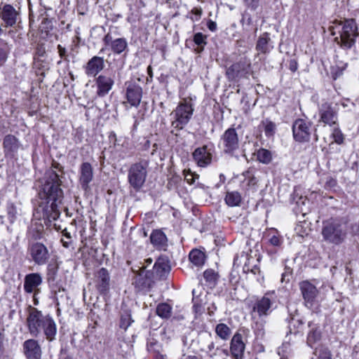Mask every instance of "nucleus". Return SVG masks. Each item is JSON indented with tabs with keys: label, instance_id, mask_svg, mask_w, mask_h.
Segmentation results:
<instances>
[{
	"label": "nucleus",
	"instance_id": "49530a36",
	"mask_svg": "<svg viewBox=\"0 0 359 359\" xmlns=\"http://www.w3.org/2000/svg\"><path fill=\"white\" fill-rule=\"evenodd\" d=\"M245 6L250 10H256L259 6V0H244Z\"/></svg>",
	"mask_w": 359,
	"mask_h": 359
},
{
	"label": "nucleus",
	"instance_id": "69168bd1",
	"mask_svg": "<svg viewBox=\"0 0 359 359\" xmlns=\"http://www.w3.org/2000/svg\"><path fill=\"white\" fill-rule=\"evenodd\" d=\"M152 259L151 258H148L145 260V262L147 263V266L152 264Z\"/></svg>",
	"mask_w": 359,
	"mask_h": 359
},
{
	"label": "nucleus",
	"instance_id": "09e8293b",
	"mask_svg": "<svg viewBox=\"0 0 359 359\" xmlns=\"http://www.w3.org/2000/svg\"><path fill=\"white\" fill-rule=\"evenodd\" d=\"M8 57V50L6 48L0 47V64L6 62Z\"/></svg>",
	"mask_w": 359,
	"mask_h": 359
},
{
	"label": "nucleus",
	"instance_id": "f03ea898",
	"mask_svg": "<svg viewBox=\"0 0 359 359\" xmlns=\"http://www.w3.org/2000/svg\"><path fill=\"white\" fill-rule=\"evenodd\" d=\"M27 321L29 331L32 336L37 337L43 331L48 340L55 339L57 327L54 320L50 316H43L40 311L31 307Z\"/></svg>",
	"mask_w": 359,
	"mask_h": 359
},
{
	"label": "nucleus",
	"instance_id": "e433bc0d",
	"mask_svg": "<svg viewBox=\"0 0 359 359\" xmlns=\"http://www.w3.org/2000/svg\"><path fill=\"white\" fill-rule=\"evenodd\" d=\"M171 306L165 303L160 304L156 308V313L163 318H168L171 315Z\"/></svg>",
	"mask_w": 359,
	"mask_h": 359
},
{
	"label": "nucleus",
	"instance_id": "8fccbe9b",
	"mask_svg": "<svg viewBox=\"0 0 359 359\" xmlns=\"http://www.w3.org/2000/svg\"><path fill=\"white\" fill-rule=\"evenodd\" d=\"M337 184V181L332 178V177H329L327 178V181L325 182V187L327 188H332L334 187Z\"/></svg>",
	"mask_w": 359,
	"mask_h": 359
},
{
	"label": "nucleus",
	"instance_id": "5701e85b",
	"mask_svg": "<svg viewBox=\"0 0 359 359\" xmlns=\"http://www.w3.org/2000/svg\"><path fill=\"white\" fill-rule=\"evenodd\" d=\"M23 351L27 359H41V349L37 341L28 339L23 343Z\"/></svg>",
	"mask_w": 359,
	"mask_h": 359
},
{
	"label": "nucleus",
	"instance_id": "a211bd4d",
	"mask_svg": "<svg viewBox=\"0 0 359 359\" xmlns=\"http://www.w3.org/2000/svg\"><path fill=\"white\" fill-rule=\"evenodd\" d=\"M3 148L6 156L15 157L19 149H22V144L13 135H7L3 141Z\"/></svg>",
	"mask_w": 359,
	"mask_h": 359
},
{
	"label": "nucleus",
	"instance_id": "ddd939ff",
	"mask_svg": "<svg viewBox=\"0 0 359 359\" xmlns=\"http://www.w3.org/2000/svg\"><path fill=\"white\" fill-rule=\"evenodd\" d=\"M299 288L304 301L305 306L309 309H313L318 304V290L316 287L309 281H302L299 284Z\"/></svg>",
	"mask_w": 359,
	"mask_h": 359
},
{
	"label": "nucleus",
	"instance_id": "f704fd0d",
	"mask_svg": "<svg viewBox=\"0 0 359 359\" xmlns=\"http://www.w3.org/2000/svg\"><path fill=\"white\" fill-rule=\"evenodd\" d=\"M133 322L131 318V313L129 310H123L121 314V319L119 323V327L124 330H126L128 327Z\"/></svg>",
	"mask_w": 359,
	"mask_h": 359
},
{
	"label": "nucleus",
	"instance_id": "2eb2a0df",
	"mask_svg": "<svg viewBox=\"0 0 359 359\" xmlns=\"http://www.w3.org/2000/svg\"><path fill=\"white\" fill-rule=\"evenodd\" d=\"M126 86V97L132 107H138L142 97V88L135 81H130L125 83Z\"/></svg>",
	"mask_w": 359,
	"mask_h": 359
},
{
	"label": "nucleus",
	"instance_id": "20e7f679",
	"mask_svg": "<svg viewBox=\"0 0 359 359\" xmlns=\"http://www.w3.org/2000/svg\"><path fill=\"white\" fill-rule=\"evenodd\" d=\"M335 29L339 34L334 39L336 43L344 50L351 49L358 36L355 21L353 19L340 20L336 23Z\"/></svg>",
	"mask_w": 359,
	"mask_h": 359
},
{
	"label": "nucleus",
	"instance_id": "0eeeda50",
	"mask_svg": "<svg viewBox=\"0 0 359 359\" xmlns=\"http://www.w3.org/2000/svg\"><path fill=\"white\" fill-rule=\"evenodd\" d=\"M193 112L194 108L191 103L187 100H184L170 114L172 117V127L177 130H182L189 122Z\"/></svg>",
	"mask_w": 359,
	"mask_h": 359
},
{
	"label": "nucleus",
	"instance_id": "b1692460",
	"mask_svg": "<svg viewBox=\"0 0 359 359\" xmlns=\"http://www.w3.org/2000/svg\"><path fill=\"white\" fill-rule=\"evenodd\" d=\"M245 344L242 335L236 332L232 337L230 345L231 355L235 359H241L245 351Z\"/></svg>",
	"mask_w": 359,
	"mask_h": 359
},
{
	"label": "nucleus",
	"instance_id": "4c0bfd02",
	"mask_svg": "<svg viewBox=\"0 0 359 359\" xmlns=\"http://www.w3.org/2000/svg\"><path fill=\"white\" fill-rule=\"evenodd\" d=\"M262 125L264 127V133L266 136L271 137L275 134L276 130V126L273 122L269 121V119H266L262 121Z\"/></svg>",
	"mask_w": 359,
	"mask_h": 359
},
{
	"label": "nucleus",
	"instance_id": "bf43d9fd",
	"mask_svg": "<svg viewBox=\"0 0 359 359\" xmlns=\"http://www.w3.org/2000/svg\"><path fill=\"white\" fill-rule=\"evenodd\" d=\"M346 66V64H344L341 67H338L339 68H341V70H340V72H336V73H335V76H334V79H337V77L338 76H339V75L341 74L342 70H343L344 69H345Z\"/></svg>",
	"mask_w": 359,
	"mask_h": 359
},
{
	"label": "nucleus",
	"instance_id": "de8ad7c7",
	"mask_svg": "<svg viewBox=\"0 0 359 359\" xmlns=\"http://www.w3.org/2000/svg\"><path fill=\"white\" fill-rule=\"evenodd\" d=\"M318 359H332V355L327 348H322L319 351Z\"/></svg>",
	"mask_w": 359,
	"mask_h": 359
},
{
	"label": "nucleus",
	"instance_id": "f3484780",
	"mask_svg": "<svg viewBox=\"0 0 359 359\" xmlns=\"http://www.w3.org/2000/svg\"><path fill=\"white\" fill-rule=\"evenodd\" d=\"M320 121L330 126H335L338 119L337 111L331 103L325 102L319 108Z\"/></svg>",
	"mask_w": 359,
	"mask_h": 359
},
{
	"label": "nucleus",
	"instance_id": "c9c22d12",
	"mask_svg": "<svg viewBox=\"0 0 359 359\" xmlns=\"http://www.w3.org/2000/svg\"><path fill=\"white\" fill-rule=\"evenodd\" d=\"M257 158L260 163L269 164L272 160V155L270 151L262 148L257 151Z\"/></svg>",
	"mask_w": 359,
	"mask_h": 359
},
{
	"label": "nucleus",
	"instance_id": "603ef678",
	"mask_svg": "<svg viewBox=\"0 0 359 359\" xmlns=\"http://www.w3.org/2000/svg\"><path fill=\"white\" fill-rule=\"evenodd\" d=\"M8 214L9 217H11L12 219H15V215L17 214V211H16L15 208L14 207L13 205H11V206L8 207Z\"/></svg>",
	"mask_w": 359,
	"mask_h": 359
},
{
	"label": "nucleus",
	"instance_id": "7ed1b4c3",
	"mask_svg": "<svg viewBox=\"0 0 359 359\" xmlns=\"http://www.w3.org/2000/svg\"><path fill=\"white\" fill-rule=\"evenodd\" d=\"M348 224L341 218H330L323 223L322 236L328 243L339 245L343 243L348 235Z\"/></svg>",
	"mask_w": 359,
	"mask_h": 359
},
{
	"label": "nucleus",
	"instance_id": "6e6552de",
	"mask_svg": "<svg viewBox=\"0 0 359 359\" xmlns=\"http://www.w3.org/2000/svg\"><path fill=\"white\" fill-rule=\"evenodd\" d=\"M0 19L6 28L16 27L22 20L20 8L8 3H1Z\"/></svg>",
	"mask_w": 359,
	"mask_h": 359
},
{
	"label": "nucleus",
	"instance_id": "6e6d98bb",
	"mask_svg": "<svg viewBox=\"0 0 359 359\" xmlns=\"http://www.w3.org/2000/svg\"><path fill=\"white\" fill-rule=\"evenodd\" d=\"M191 13L195 15V20H198L202 15V9L195 8L191 11Z\"/></svg>",
	"mask_w": 359,
	"mask_h": 359
},
{
	"label": "nucleus",
	"instance_id": "6ab92c4d",
	"mask_svg": "<svg viewBox=\"0 0 359 359\" xmlns=\"http://www.w3.org/2000/svg\"><path fill=\"white\" fill-rule=\"evenodd\" d=\"M93 180V168L90 163L84 162L79 168V184L84 191L89 189V184Z\"/></svg>",
	"mask_w": 359,
	"mask_h": 359
},
{
	"label": "nucleus",
	"instance_id": "052dcab7",
	"mask_svg": "<svg viewBox=\"0 0 359 359\" xmlns=\"http://www.w3.org/2000/svg\"><path fill=\"white\" fill-rule=\"evenodd\" d=\"M4 28H6L5 26H4V22H2V23L0 22V36L2 34H4V32H5Z\"/></svg>",
	"mask_w": 359,
	"mask_h": 359
},
{
	"label": "nucleus",
	"instance_id": "c03bdc74",
	"mask_svg": "<svg viewBox=\"0 0 359 359\" xmlns=\"http://www.w3.org/2000/svg\"><path fill=\"white\" fill-rule=\"evenodd\" d=\"M206 36L203 35L202 33L198 32L194 34V41L198 46H203L206 44Z\"/></svg>",
	"mask_w": 359,
	"mask_h": 359
},
{
	"label": "nucleus",
	"instance_id": "f8f14e48",
	"mask_svg": "<svg viewBox=\"0 0 359 359\" xmlns=\"http://www.w3.org/2000/svg\"><path fill=\"white\" fill-rule=\"evenodd\" d=\"M250 67V61L244 58L231 65L226 69V74L229 80L234 81L236 79L244 77L249 74Z\"/></svg>",
	"mask_w": 359,
	"mask_h": 359
},
{
	"label": "nucleus",
	"instance_id": "72a5a7b5",
	"mask_svg": "<svg viewBox=\"0 0 359 359\" xmlns=\"http://www.w3.org/2000/svg\"><path fill=\"white\" fill-rule=\"evenodd\" d=\"M203 276L205 280L206 284L210 288L214 287L217 282L218 275L212 269L205 270L203 273Z\"/></svg>",
	"mask_w": 359,
	"mask_h": 359
},
{
	"label": "nucleus",
	"instance_id": "a878e982",
	"mask_svg": "<svg viewBox=\"0 0 359 359\" xmlns=\"http://www.w3.org/2000/svg\"><path fill=\"white\" fill-rule=\"evenodd\" d=\"M41 283L42 278L39 273H29L25 278L24 290L27 293H32Z\"/></svg>",
	"mask_w": 359,
	"mask_h": 359
},
{
	"label": "nucleus",
	"instance_id": "4d7b16f0",
	"mask_svg": "<svg viewBox=\"0 0 359 359\" xmlns=\"http://www.w3.org/2000/svg\"><path fill=\"white\" fill-rule=\"evenodd\" d=\"M215 349V343L213 341H211L208 345V351L207 353H208L210 357H212L213 355H215L216 353H212V351Z\"/></svg>",
	"mask_w": 359,
	"mask_h": 359
},
{
	"label": "nucleus",
	"instance_id": "680f3d73",
	"mask_svg": "<svg viewBox=\"0 0 359 359\" xmlns=\"http://www.w3.org/2000/svg\"><path fill=\"white\" fill-rule=\"evenodd\" d=\"M154 359H166L165 355L161 354H156Z\"/></svg>",
	"mask_w": 359,
	"mask_h": 359
},
{
	"label": "nucleus",
	"instance_id": "c85d7f7f",
	"mask_svg": "<svg viewBox=\"0 0 359 359\" xmlns=\"http://www.w3.org/2000/svg\"><path fill=\"white\" fill-rule=\"evenodd\" d=\"M43 227L42 225L34 226L33 225L27 231V238L28 243L30 241L37 242V240H39L42 238Z\"/></svg>",
	"mask_w": 359,
	"mask_h": 359
},
{
	"label": "nucleus",
	"instance_id": "3c124183",
	"mask_svg": "<svg viewBox=\"0 0 359 359\" xmlns=\"http://www.w3.org/2000/svg\"><path fill=\"white\" fill-rule=\"evenodd\" d=\"M57 50H58V53H59L60 57L62 59L66 60V56H67L66 48L62 47L61 45L59 44L57 46Z\"/></svg>",
	"mask_w": 359,
	"mask_h": 359
},
{
	"label": "nucleus",
	"instance_id": "0e129e2a",
	"mask_svg": "<svg viewBox=\"0 0 359 359\" xmlns=\"http://www.w3.org/2000/svg\"><path fill=\"white\" fill-rule=\"evenodd\" d=\"M158 149V145L157 144H153V150L151 151V155H154V152L156 151V149Z\"/></svg>",
	"mask_w": 359,
	"mask_h": 359
},
{
	"label": "nucleus",
	"instance_id": "58836bf2",
	"mask_svg": "<svg viewBox=\"0 0 359 359\" xmlns=\"http://www.w3.org/2000/svg\"><path fill=\"white\" fill-rule=\"evenodd\" d=\"M320 338V333L317 330H312L309 332L307 337V341L311 346V344L315 343Z\"/></svg>",
	"mask_w": 359,
	"mask_h": 359
},
{
	"label": "nucleus",
	"instance_id": "473e14b6",
	"mask_svg": "<svg viewBox=\"0 0 359 359\" xmlns=\"http://www.w3.org/2000/svg\"><path fill=\"white\" fill-rule=\"evenodd\" d=\"M216 334L223 340H227L231 334V329L224 323H219L215 327Z\"/></svg>",
	"mask_w": 359,
	"mask_h": 359
},
{
	"label": "nucleus",
	"instance_id": "aec40b11",
	"mask_svg": "<svg viewBox=\"0 0 359 359\" xmlns=\"http://www.w3.org/2000/svg\"><path fill=\"white\" fill-rule=\"evenodd\" d=\"M96 288L100 294H106L109 290L110 276L105 268H101L95 274Z\"/></svg>",
	"mask_w": 359,
	"mask_h": 359
},
{
	"label": "nucleus",
	"instance_id": "7c9ffc66",
	"mask_svg": "<svg viewBox=\"0 0 359 359\" xmlns=\"http://www.w3.org/2000/svg\"><path fill=\"white\" fill-rule=\"evenodd\" d=\"M265 321L263 320V318H257L255 317L253 319V323L252 325V328L254 330V332L257 338H263L265 334L264 330Z\"/></svg>",
	"mask_w": 359,
	"mask_h": 359
},
{
	"label": "nucleus",
	"instance_id": "ea45409f",
	"mask_svg": "<svg viewBox=\"0 0 359 359\" xmlns=\"http://www.w3.org/2000/svg\"><path fill=\"white\" fill-rule=\"evenodd\" d=\"M184 180L189 184H192L194 183L196 179H198L199 175L193 173L191 170H184Z\"/></svg>",
	"mask_w": 359,
	"mask_h": 359
},
{
	"label": "nucleus",
	"instance_id": "39448f33",
	"mask_svg": "<svg viewBox=\"0 0 359 359\" xmlns=\"http://www.w3.org/2000/svg\"><path fill=\"white\" fill-rule=\"evenodd\" d=\"M147 266H142L140 272L136 276L135 284L142 289L150 287L153 282L154 273L159 278H163L170 271V266L164 258H158L155 262L154 272L146 270Z\"/></svg>",
	"mask_w": 359,
	"mask_h": 359
},
{
	"label": "nucleus",
	"instance_id": "423d86ee",
	"mask_svg": "<svg viewBox=\"0 0 359 359\" xmlns=\"http://www.w3.org/2000/svg\"><path fill=\"white\" fill-rule=\"evenodd\" d=\"M149 168V161L142 159L132 164L128 170V182L135 191H139L144 185Z\"/></svg>",
	"mask_w": 359,
	"mask_h": 359
},
{
	"label": "nucleus",
	"instance_id": "4be33fe9",
	"mask_svg": "<svg viewBox=\"0 0 359 359\" xmlns=\"http://www.w3.org/2000/svg\"><path fill=\"white\" fill-rule=\"evenodd\" d=\"M193 158L198 166L204 168L211 163L212 154L207 146H203L194 150Z\"/></svg>",
	"mask_w": 359,
	"mask_h": 359
},
{
	"label": "nucleus",
	"instance_id": "9d476101",
	"mask_svg": "<svg viewBox=\"0 0 359 359\" xmlns=\"http://www.w3.org/2000/svg\"><path fill=\"white\" fill-rule=\"evenodd\" d=\"M27 252L32 260L37 265L46 264L50 258L48 248L39 242L30 241L28 243Z\"/></svg>",
	"mask_w": 359,
	"mask_h": 359
},
{
	"label": "nucleus",
	"instance_id": "79ce46f5",
	"mask_svg": "<svg viewBox=\"0 0 359 359\" xmlns=\"http://www.w3.org/2000/svg\"><path fill=\"white\" fill-rule=\"evenodd\" d=\"M270 236L269 242L273 246H280L282 243V238L278 233L273 232V235L269 234Z\"/></svg>",
	"mask_w": 359,
	"mask_h": 359
},
{
	"label": "nucleus",
	"instance_id": "5fc2aeb1",
	"mask_svg": "<svg viewBox=\"0 0 359 359\" xmlns=\"http://www.w3.org/2000/svg\"><path fill=\"white\" fill-rule=\"evenodd\" d=\"M298 206L306 205L309 203V201L306 197L301 196L298 201H296Z\"/></svg>",
	"mask_w": 359,
	"mask_h": 359
},
{
	"label": "nucleus",
	"instance_id": "393cba45",
	"mask_svg": "<svg viewBox=\"0 0 359 359\" xmlns=\"http://www.w3.org/2000/svg\"><path fill=\"white\" fill-rule=\"evenodd\" d=\"M97 85V95L100 97H104L112 88L114 81L110 76L106 75H100L95 81Z\"/></svg>",
	"mask_w": 359,
	"mask_h": 359
},
{
	"label": "nucleus",
	"instance_id": "412c9836",
	"mask_svg": "<svg viewBox=\"0 0 359 359\" xmlns=\"http://www.w3.org/2000/svg\"><path fill=\"white\" fill-rule=\"evenodd\" d=\"M104 67V60L102 57L93 56L84 66L88 76H96Z\"/></svg>",
	"mask_w": 359,
	"mask_h": 359
},
{
	"label": "nucleus",
	"instance_id": "cd10ccee",
	"mask_svg": "<svg viewBox=\"0 0 359 359\" xmlns=\"http://www.w3.org/2000/svg\"><path fill=\"white\" fill-rule=\"evenodd\" d=\"M151 243L158 249H165L167 245V238L161 230L154 231L150 236Z\"/></svg>",
	"mask_w": 359,
	"mask_h": 359
},
{
	"label": "nucleus",
	"instance_id": "a18cd8bd",
	"mask_svg": "<svg viewBox=\"0 0 359 359\" xmlns=\"http://www.w3.org/2000/svg\"><path fill=\"white\" fill-rule=\"evenodd\" d=\"M292 269L290 267L286 266L284 272L282 273L281 282H289L292 278Z\"/></svg>",
	"mask_w": 359,
	"mask_h": 359
},
{
	"label": "nucleus",
	"instance_id": "1a4fd4ad",
	"mask_svg": "<svg viewBox=\"0 0 359 359\" xmlns=\"http://www.w3.org/2000/svg\"><path fill=\"white\" fill-rule=\"evenodd\" d=\"M274 292L266 293L262 298L257 299L252 304V318H255L256 315L259 318L269 316L272 311V306L274 303Z\"/></svg>",
	"mask_w": 359,
	"mask_h": 359
},
{
	"label": "nucleus",
	"instance_id": "338daca9",
	"mask_svg": "<svg viewBox=\"0 0 359 359\" xmlns=\"http://www.w3.org/2000/svg\"><path fill=\"white\" fill-rule=\"evenodd\" d=\"M147 72H148V74H149V76L151 77L152 76V69H151V66H149L147 67Z\"/></svg>",
	"mask_w": 359,
	"mask_h": 359
},
{
	"label": "nucleus",
	"instance_id": "864d4df0",
	"mask_svg": "<svg viewBox=\"0 0 359 359\" xmlns=\"http://www.w3.org/2000/svg\"><path fill=\"white\" fill-rule=\"evenodd\" d=\"M207 27L211 32H215L217 28L216 22L212 20H208L207 22Z\"/></svg>",
	"mask_w": 359,
	"mask_h": 359
},
{
	"label": "nucleus",
	"instance_id": "e2e57ef3",
	"mask_svg": "<svg viewBox=\"0 0 359 359\" xmlns=\"http://www.w3.org/2000/svg\"><path fill=\"white\" fill-rule=\"evenodd\" d=\"M3 339H4L3 334H2V333L0 332V351H1V348H2Z\"/></svg>",
	"mask_w": 359,
	"mask_h": 359
},
{
	"label": "nucleus",
	"instance_id": "9b49d317",
	"mask_svg": "<svg viewBox=\"0 0 359 359\" xmlns=\"http://www.w3.org/2000/svg\"><path fill=\"white\" fill-rule=\"evenodd\" d=\"M312 123L304 119L298 118L292 124V135L295 141L302 143L309 142Z\"/></svg>",
	"mask_w": 359,
	"mask_h": 359
},
{
	"label": "nucleus",
	"instance_id": "37998d69",
	"mask_svg": "<svg viewBox=\"0 0 359 359\" xmlns=\"http://www.w3.org/2000/svg\"><path fill=\"white\" fill-rule=\"evenodd\" d=\"M161 345L154 340H151L147 343V349L150 352L156 353V354H160L159 351L161 349Z\"/></svg>",
	"mask_w": 359,
	"mask_h": 359
},
{
	"label": "nucleus",
	"instance_id": "774afa93",
	"mask_svg": "<svg viewBox=\"0 0 359 359\" xmlns=\"http://www.w3.org/2000/svg\"><path fill=\"white\" fill-rule=\"evenodd\" d=\"M185 359H198L196 355H188Z\"/></svg>",
	"mask_w": 359,
	"mask_h": 359
},
{
	"label": "nucleus",
	"instance_id": "c756f323",
	"mask_svg": "<svg viewBox=\"0 0 359 359\" xmlns=\"http://www.w3.org/2000/svg\"><path fill=\"white\" fill-rule=\"evenodd\" d=\"M225 202L230 207L239 206L241 203V196L238 191H228L225 196Z\"/></svg>",
	"mask_w": 359,
	"mask_h": 359
},
{
	"label": "nucleus",
	"instance_id": "dca6fc26",
	"mask_svg": "<svg viewBox=\"0 0 359 359\" xmlns=\"http://www.w3.org/2000/svg\"><path fill=\"white\" fill-rule=\"evenodd\" d=\"M223 149L225 153L231 154L239 147V140L235 128L227 129L222 136Z\"/></svg>",
	"mask_w": 359,
	"mask_h": 359
},
{
	"label": "nucleus",
	"instance_id": "13d9d810",
	"mask_svg": "<svg viewBox=\"0 0 359 359\" xmlns=\"http://www.w3.org/2000/svg\"><path fill=\"white\" fill-rule=\"evenodd\" d=\"M290 69L292 72H295L297 70V63L295 62L291 61L290 65Z\"/></svg>",
	"mask_w": 359,
	"mask_h": 359
},
{
	"label": "nucleus",
	"instance_id": "2f4dec72",
	"mask_svg": "<svg viewBox=\"0 0 359 359\" xmlns=\"http://www.w3.org/2000/svg\"><path fill=\"white\" fill-rule=\"evenodd\" d=\"M190 262L196 266H202L205 261V255L199 250H192L189 253Z\"/></svg>",
	"mask_w": 359,
	"mask_h": 359
},
{
	"label": "nucleus",
	"instance_id": "f257e3e1",
	"mask_svg": "<svg viewBox=\"0 0 359 359\" xmlns=\"http://www.w3.org/2000/svg\"><path fill=\"white\" fill-rule=\"evenodd\" d=\"M62 174V168L59 163H54L39 180V196L41 202L37 211L42 214L45 221L49 222L57 219L60 215L59 205L63 198V191L60 188Z\"/></svg>",
	"mask_w": 359,
	"mask_h": 359
},
{
	"label": "nucleus",
	"instance_id": "4468645a",
	"mask_svg": "<svg viewBox=\"0 0 359 359\" xmlns=\"http://www.w3.org/2000/svg\"><path fill=\"white\" fill-rule=\"evenodd\" d=\"M104 44L100 53H103L106 49L110 50L116 55H120L128 48V42L125 38L113 39L110 33H107L103 38Z\"/></svg>",
	"mask_w": 359,
	"mask_h": 359
},
{
	"label": "nucleus",
	"instance_id": "a19ab883",
	"mask_svg": "<svg viewBox=\"0 0 359 359\" xmlns=\"http://www.w3.org/2000/svg\"><path fill=\"white\" fill-rule=\"evenodd\" d=\"M332 136L334 140V142L339 144L343 143L344 135L341 131L337 127H334L332 133Z\"/></svg>",
	"mask_w": 359,
	"mask_h": 359
},
{
	"label": "nucleus",
	"instance_id": "bb28decb",
	"mask_svg": "<svg viewBox=\"0 0 359 359\" xmlns=\"http://www.w3.org/2000/svg\"><path fill=\"white\" fill-rule=\"evenodd\" d=\"M271 39L269 36V34L267 32L263 33L258 39L256 49L261 53H269L273 46L270 44Z\"/></svg>",
	"mask_w": 359,
	"mask_h": 359
}]
</instances>
